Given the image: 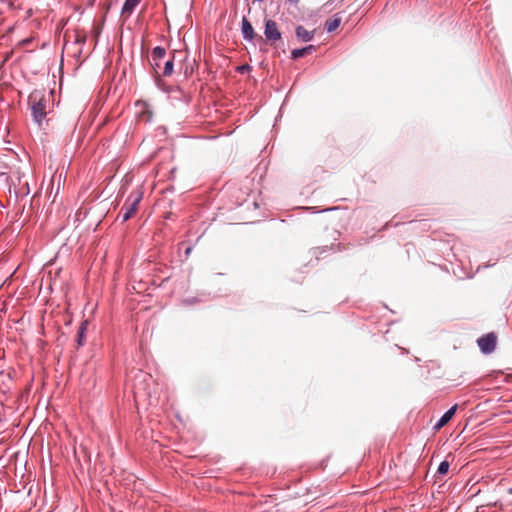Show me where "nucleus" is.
Here are the masks:
<instances>
[{
    "instance_id": "nucleus-1",
    "label": "nucleus",
    "mask_w": 512,
    "mask_h": 512,
    "mask_svg": "<svg viewBox=\"0 0 512 512\" xmlns=\"http://www.w3.org/2000/svg\"><path fill=\"white\" fill-rule=\"evenodd\" d=\"M47 99L44 91L34 90L29 96V105L32 116L37 123H40L46 116Z\"/></svg>"
},
{
    "instance_id": "nucleus-14",
    "label": "nucleus",
    "mask_w": 512,
    "mask_h": 512,
    "mask_svg": "<svg viewBox=\"0 0 512 512\" xmlns=\"http://www.w3.org/2000/svg\"><path fill=\"white\" fill-rule=\"evenodd\" d=\"M449 466L448 461L441 462L437 470L438 474L445 475L449 470Z\"/></svg>"
},
{
    "instance_id": "nucleus-2",
    "label": "nucleus",
    "mask_w": 512,
    "mask_h": 512,
    "mask_svg": "<svg viewBox=\"0 0 512 512\" xmlns=\"http://www.w3.org/2000/svg\"><path fill=\"white\" fill-rule=\"evenodd\" d=\"M143 192L140 189H136L135 191L131 192V194L128 196L126 202L124 203L122 207V221L125 222L135 216V214L138 211V205L140 201L142 200Z\"/></svg>"
},
{
    "instance_id": "nucleus-6",
    "label": "nucleus",
    "mask_w": 512,
    "mask_h": 512,
    "mask_svg": "<svg viewBox=\"0 0 512 512\" xmlns=\"http://www.w3.org/2000/svg\"><path fill=\"white\" fill-rule=\"evenodd\" d=\"M241 30H242L243 37L246 40H252L254 38H257L260 41L263 40V38L261 36H258L255 33L252 24L245 17L242 19Z\"/></svg>"
},
{
    "instance_id": "nucleus-9",
    "label": "nucleus",
    "mask_w": 512,
    "mask_h": 512,
    "mask_svg": "<svg viewBox=\"0 0 512 512\" xmlns=\"http://www.w3.org/2000/svg\"><path fill=\"white\" fill-rule=\"evenodd\" d=\"M314 50H315V46L309 45V46L301 48V49H294L291 53V56L293 59H298L300 57H304L307 54H310Z\"/></svg>"
},
{
    "instance_id": "nucleus-10",
    "label": "nucleus",
    "mask_w": 512,
    "mask_h": 512,
    "mask_svg": "<svg viewBox=\"0 0 512 512\" xmlns=\"http://www.w3.org/2000/svg\"><path fill=\"white\" fill-rule=\"evenodd\" d=\"M88 321L85 320L81 323L78 332H77V343L79 346H82L85 342V333L87 331Z\"/></svg>"
},
{
    "instance_id": "nucleus-4",
    "label": "nucleus",
    "mask_w": 512,
    "mask_h": 512,
    "mask_svg": "<svg viewBox=\"0 0 512 512\" xmlns=\"http://www.w3.org/2000/svg\"><path fill=\"white\" fill-rule=\"evenodd\" d=\"M478 346L480 350L485 353L489 354L495 350L496 343H497V336L491 332L488 333L482 337H480L477 340Z\"/></svg>"
},
{
    "instance_id": "nucleus-8",
    "label": "nucleus",
    "mask_w": 512,
    "mask_h": 512,
    "mask_svg": "<svg viewBox=\"0 0 512 512\" xmlns=\"http://www.w3.org/2000/svg\"><path fill=\"white\" fill-rule=\"evenodd\" d=\"M296 36L298 39L304 42L311 41L314 37V31H308L303 26H297L296 28Z\"/></svg>"
},
{
    "instance_id": "nucleus-5",
    "label": "nucleus",
    "mask_w": 512,
    "mask_h": 512,
    "mask_svg": "<svg viewBox=\"0 0 512 512\" xmlns=\"http://www.w3.org/2000/svg\"><path fill=\"white\" fill-rule=\"evenodd\" d=\"M166 55V50L163 47L157 46L152 50L151 53V66L155 70L156 74H158L157 69L160 68V64L162 59Z\"/></svg>"
},
{
    "instance_id": "nucleus-13",
    "label": "nucleus",
    "mask_w": 512,
    "mask_h": 512,
    "mask_svg": "<svg viewBox=\"0 0 512 512\" xmlns=\"http://www.w3.org/2000/svg\"><path fill=\"white\" fill-rule=\"evenodd\" d=\"M173 60H174V57L170 58L169 60H167L164 64V67H163V76L167 77V76H171L172 73H173Z\"/></svg>"
},
{
    "instance_id": "nucleus-16",
    "label": "nucleus",
    "mask_w": 512,
    "mask_h": 512,
    "mask_svg": "<svg viewBox=\"0 0 512 512\" xmlns=\"http://www.w3.org/2000/svg\"><path fill=\"white\" fill-rule=\"evenodd\" d=\"M289 3L291 4H298L299 0H288Z\"/></svg>"
},
{
    "instance_id": "nucleus-3",
    "label": "nucleus",
    "mask_w": 512,
    "mask_h": 512,
    "mask_svg": "<svg viewBox=\"0 0 512 512\" xmlns=\"http://www.w3.org/2000/svg\"><path fill=\"white\" fill-rule=\"evenodd\" d=\"M264 35L266 42L271 46L275 45L277 41L281 40V32L274 20H265Z\"/></svg>"
},
{
    "instance_id": "nucleus-11",
    "label": "nucleus",
    "mask_w": 512,
    "mask_h": 512,
    "mask_svg": "<svg viewBox=\"0 0 512 512\" xmlns=\"http://www.w3.org/2000/svg\"><path fill=\"white\" fill-rule=\"evenodd\" d=\"M141 0H126L122 8L123 15H130Z\"/></svg>"
},
{
    "instance_id": "nucleus-15",
    "label": "nucleus",
    "mask_w": 512,
    "mask_h": 512,
    "mask_svg": "<svg viewBox=\"0 0 512 512\" xmlns=\"http://www.w3.org/2000/svg\"><path fill=\"white\" fill-rule=\"evenodd\" d=\"M249 65H243L238 68L239 72L244 73L245 71L249 70Z\"/></svg>"
},
{
    "instance_id": "nucleus-12",
    "label": "nucleus",
    "mask_w": 512,
    "mask_h": 512,
    "mask_svg": "<svg viewBox=\"0 0 512 512\" xmlns=\"http://www.w3.org/2000/svg\"><path fill=\"white\" fill-rule=\"evenodd\" d=\"M340 23H341V18L334 17V18L326 21L325 29L327 30V32H333L340 26Z\"/></svg>"
},
{
    "instance_id": "nucleus-7",
    "label": "nucleus",
    "mask_w": 512,
    "mask_h": 512,
    "mask_svg": "<svg viewBox=\"0 0 512 512\" xmlns=\"http://www.w3.org/2000/svg\"><path fill=\"white\" fill-rule=\"evenodd\" d=\"M458 408V405H453L435 424L434 429L436 431L440 430L442 427H444L454 416L456 410Z\"/></svg>"
}]
</instances>
